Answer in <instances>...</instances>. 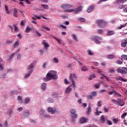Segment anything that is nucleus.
I'll return each instance as SVG.
<instances>
[{"mask_svg": "<svg viewBox=\"0 0 127 127\" xmlns=\"http://www.w3.org/2000/svg\"><path fill=\"white\" fill-rule=\"evenodd\" d=\"M52 79H54L55 80L58 79L57 72L55 70H50L48 71L46 77H44L43 80L44 82H48V81H50Z\"/></svg>", "mask_w": 127, "mask_h": 127, "instance_id": "obj_1", "label": "nucleus"}, {"mask_svg": "<svg viewBox=\"0 0 127 127\" xmlns=\"http://www.w3.org/2000/svg\"><path fill=\"white\" fill-rule=\"evenodd\" d=\"M112 103L115 104V105H118V106H120V107H123L125 106V101L124 100L122 99V98H119L117 100L113 99L112 101Z\"/></svg>", "mask_w": 127, "mask_h": 127, "instance_id": "obj_2", "label": "nucleus"}, {"mask_svg": "<svg viewBox=\"0 0 127 127\" xmlns=\"http://www.w3.org/2000/svg\"><path fill=\"white\" fill-rule=\"evenodd\" d=\"M97 26L100 28H105L107 26V22L103 20H98L97 21Z\"/></svg>", "mask_w": 127, "mask_h": 127, "instance_id": "obj_3", "label": "nucleus"}, {"mask_svg": "<svg viewBox=\"0 0 127 127\" xmlns=\"http://www.w3.org/2000/svg\"><path fill=\"white\" fill-rule=\"evenodd\" d=\"M117 73H120L122 75H127V72L125 70V67H118L117 68Z\"/></svg>", "mask_w": 127, "mask_h": 127, "instance_id": "obj_4", "label": "nucleus"}, {"mask_svg": "<svg viewBox=\"0 0 127 127\" xmlns=\"http://www.w3.org/2000/svg\"><path fill=\"white\" fill-rule=\"evenodd\" d=\"M47 112L48 113H51L52 115L54 114H56V112H57L56 110V108H52V107H48Z\"/></svg>", "mask_w": 127, "mask_h": 127, "instance_id": "obj_5", "label": "nucleus"}, {"mask_svg": "<svg viewBox=\"0 0 127 127\" xmlns=\"http://www.w3.org/2000/svg\"><path fill=\"white\" fill-rule=\"evenodd\" d=\"M61 8H63V9L65 8H71L72 7V5L69 4H64L63 3L61 5Z\"/></svg>", "mask_w": 127, "mask_h": 127, "instance_id": "obj_6", "label": "nucleus"}, {"mask_svg": "<svg viewBox=\"0 0 127 127\" xmlns=\"http://www.w3.org/2000/svg\"><path fill=\"white\" fill-rule=\"evenodd\" d=\"M77 75H76V73H70L69 74V79L70 80L72 81H74V79H77Z\"/></svg>", "mask_w": 127, "mask_h": 127, "instance_id": "obj_7", "label": "nucleus"}, {"mask_svg": "<svg viewBox=\"0 0 127 127\" xmlns=\"http://www.w3.org/2000/svg\"><path fill=\"white\" fill-rule=\"evenodd\" d=\"M79 124H85L88 122V119L85 117H81L79 119Z\"/></svg>", "mask_w": 127, "mask_h": 127, "instance_id": "obj_8", "label": "nucleus"}, {"mask_svg": "<svg viewBox=\"0 0 127 127\" xmlns=\"http://www.w3.org/2000/svg\"><path fill=\"white\" fill-rule=\"evenodd\" d=\"M112 94L114 95V96H115V97H122V95L115 90H112Z\"/></svg>", "mask_w": 127, "mask_h": 127, "instance_id": "obj_9", "label": "nucleus"}, {"mask_svg": "<svg viewBox=\"0 0 127 127\" xmlns=\"http://www.w3.org/2000/svg\"><path fill=\"white\" fill-rule=\"evenodd\" d=\"M92 112V107L91 106H88L87 108L86 109V113L87 115H90Z\"/></svg>", "mask_w": 127, "mask_h": 127, "instance_id": "obj_10", "label": "nucleus"}, {"mask_svg": "<svg viewBox=\"0 0 127 127\" xmlns=\"http://www.w3.org/2000/svg\"><path fill=\"white\" fill-rule=\"evenodd\" d=\"M116 79L117 81H121V82H127V79H124L122 76H117Z\"/></svg>", "mask_w": 127, "mask_h": 127, "instance_id": "obj_11", "label": "nucleus"}, {"mask_svg": "<svg viewBox=\"0 0 127 127\" xmlns=\"http://www.w3.org/2000/svg\"><path fill=\"white\" fill-rule=\"evenodd\" d=\"M82 10V6H79L78 7L74 9L73 12L75 13H78V12H80Z\"/></svg>", "mask_w": 127, "mask_h": 127, "instance_id": "obj_12", "label": "nucleus"}, {"mask_svg": "<svg viewBox=\"0 0 127 127\" xmlns=\"http://www.w3.org/2000/svg\"><path fill=\"white\" fill-rule=\"evenodd\" d=\"M127 0H116L117 4H121L125 3V2H127Z\"/></svg>", "mask_w": 127, "mask_h": 127, "instance_id": "obj_13", "label": "nucleus"}, {"mask_svg": "<svg viewBox=\"0 0 127 127\" xmlns=\"http://www.w3.org/2000/svg\"><path fill=\"white\" fill-rule=\"evenodd\" d=\"M94 5H91L90 7H88L86 10V12H87V13H90V12H91L92 10L94 9Z\"/></svg>", "mask_w": 127, "mask_h": 127, "instance_id": "obj_14", "label": "nucleus"}, {"mask_svg": "<svg viewBox=\"0 0 127 127\" xmlns=\"http://www.w3.org/2000/svg\"><path fill=\"white\" fill-rule=\"evenodd\" d=\"M13 14L14 17H18V14H17V10L16 8H14V10L13 11Z\"/></svg>", "mask_w": 127, "mask_h": 127, "instance_id": "obj_15", "label": "nucleus"}, {"mask_svg": "<svg viewBox=\"0 0 127 127\" xmlns=\"http://www.w3.org/2000/svg\"><path fill=\"white\" fill-rule=\"evenodd\" d=\"M98 74H100L101 75H102V76H103V77H105V78H106V80L109 81V78H108V77H107L106 75H104V73H103V71H102L101 70H98Z\"/></svg>", "mask_w": 127, "mask_h": 127, "instance_id": "obj_16", "label": "nucleus"}, {"mask_svg": "<svg viewBox=\"0 0 127 127\" xmlns=\"http://www.w3.org/2000/svg\"><path fill=\"white\" fill-rule=\"evenodd\" d=\"M34 63H32L29 65L28 66V70H31V69H33L34 67Z\"/></svg>", "mask_w": 127, "mask_h": 127, "instance_id": "obj_17", "label": "nucleus"}, {"mask_svg": "<svg viewBox=\"0 0 127 127\" xmlns=\"http://www.w3.org/2000/svg\"><path fill=\"white\" fill-rule=\"evenodd\" d=\"M41 89L42 91H45L46 89V83H43L41 85Z\"/></svg>", "mask_w": 127, "mask_h": 127, "instance_id": "obj_18", "label": "nucleus"}, {"mask_svg": "<svg viewBox=\"0 0 127 127\" xmlns=\"http://www.w3.org/2000/svg\"><path fill=\"white\" fill-rule=\"evenodd\" d=\"M72 91V88L70 87V86L66 88L65 90V93L66 94H69L70 92Z\"/></svg>", "mask_w": 127, "mask_h": 127, "instance_id": "obj_19", "label": "nucleus"}, {"mask_svg": "<svg viewBox=\"0 0 127 127\" xmlns=\"http://www.w3.org/2000/svg\"><path fill=\"white\" fill-rule=\"evenodd\" d=\"M19 45V42L16 41H15L12 45L13 48H15V47L18 46Z\"/></svg>", "mask_w": 127, "mask_h": 127, "instance_id": "obj_20", "label": "nucleus"}, {"mask_svg": "<svg viewBox=\"0 0 127 127\" xmlns=\"http://www.w3.org/2000/svg\"><path fill=\"white\" fill-rule=\"evenodd\" d=\"M31 73H32V70H30L28 72V73L26 74L24 76L25 79H26V78H28L30 75H31Z\"/></svg>", "mask_w": 127, "mask_h": 127, "instance_id": "obj_21", "label": "nucleus"}, {"mask_svg": "<svg viewBox=\"0 0 127 127\" xmlns=\"http://www.w3.org/2000/svg\"><path fill=\"white\" fill-rule=\"evenodd\" d=\"M92 40L93 41H94V42H95V43H96V44H101V42H100V41H99V40L95 39V38H92Z\"/></svg>", "mask_w": 127, "mask_h": 127, "instance_id": "obj_22", "label": "nucleus"}, {"mask_svg": "<svg viewBox=\"0 0 127 127\" xmlns=\"http://www.w3.org/2000/svg\"><path fill=\"white\" fill-rule=\"evenodd\" d=\"M96 78V74H93L92 75H90L88 78V80H89V81H91L93 80V78Z\"/></svg>", "mask_w": 127, "mask_h": 127, "instance_id": "obj_23", "label": "nucleus"}, {"mask_svg": "<svg viewBox=\"0 0 127 127\" xmlns=\"http://www.w3.org/2000/svg\"><path fill=\"white\" fill-rule=\"evenodd\" d=\"M14 55H15V53L10 54L8 56V60H9V61L11 60V59H12Z\"/></svg>", "mask_w": 127, "mask_h": 127, "instance_id": "obj_24", "label": "nucleus"}, {"mask_svg": "<svg viewBox=\"0 0 127 127\" xmlns=\"http://www.w3.org/2000/svg\"><path fill=\"white\" fill-rule=\"evenodd\" d=\"M121 60H126L127 61V55H123L121 56Z\"/></svg>", "mask_w": 127, "mask_h": 127, "instance_id": "obj_25", "label": "nucleus"}, {"mask_svg": "<svg viewBox=\"0 0 127 127\" xmlns=\"http://www.w3.org/2000/svg\"><path fill=\"white\" fill-rule=\"evenodd\" d=\"M70 116L72 119H77V117H78V115L76 113H73L72 114H70Z\"/></svg>", "mask_w": 127, "mask_h": 127, "instance_id": "obj_26", "label": "nucleus"}, {"mask_svg": "<svg viewBox=\"0 0 127 127\" xmlns=\"http://www.w3.org/2000/svg\"><path fill=\"white\" fill-rule=\"evenodd\" d=\"M41 6H42L43 8L44 9H49V6L47 4H41Z\"/></svg>", "mask_w": 127, "mask_h": 127, "instance_id": "obj_27", "label": "nucleus"}, {"mask_svg": "<svg viewBox=\"0 0 127 127\" xmlns=\"http://www.w3.org/2000/svg\"><path fill=\"white\" fill-rule=\"evenodd\" d=\"M32 29H31V28L27 26L25 28V31L27 33H28V32H30V31H31Z\"/></svg>", "mask_w": 127, "mask_h": 127, "instance_id": "obj_28", "label": "nucleus"}, {"mask_svg": "<svg viewBox=\"0 0 127 127\" xmlns=\"http://www.w3.org/2000/svg\"><path fill=\"white\" fill-rule=\"evenodd\" d=\"M100 120L102 124H105V116H104V115L101 116Z\"/></svg>", "mask_w": 127, "mask_h": 127, "instance_id": "obj_29", "label": "nucleus"}, {"mask_svg": "<svg viewBox=\"0 0 127 127\" xmlns=\"http://www.w3.org/2000/svg\"><path fill=\"white\" fill-rule=\"evenodd\" d=\"M113 124H117L119 123V119L118 118H114L113 119Z\"/></svg>", "mask_w": 127, "mask_h": 127, "instance_id": "obj_30", "label": "nucleus"}, {"mask_svg": "<svg viewBox=\"0 0 127 127\" xmlns=\"http://www.w3.org/2000/svg\"><path fill=\"white\" fill-rule=\"evenodd\" d=\"M5 8L6 13H7V14H9L10 12H9V11L8 10V6H7L6 4H5Z\"/></svg>", "mask_w": 127, "mask_h": 127, "instance_id": "obj_31", "label": "nucleus"}, {"mask_svg": "<svg viewBox=\"0 0 127 127\" xmlns=\"http://www.w3.org/2000/svg\"><path fill=\"white\" fill-rule=\"evenodd\" d=\"M64 12H72V11H74V9H67L64 10Z\"/></svg>", "mask_w": 127, "mask_h": 127, "instance_id": "obj_32", "label": "nucleus"}, {"mask_svg": "<svg viewBox=\"0 0 127 127\" xmlns=\"http://www.w3.org/2000/svg\"><path fill=\"white\" fill-rule=\"evenodd\" d=\"M30 113L29 112H25L23 113V116L24 117H25L26 118H27V117H28L30 115Z\"/></svg>", "mask_w": 127, "mask_h": 127, "instance_id": "obj_33", "label": "nucleus"}, {"mask_svg": "<svg viewBox=\"0 0 127 127\" xmlns=\"http://www.w3.org/2000/svg\"><path fill=\"white\" fill-rule=\"evenodd\" d=\"M88 70H89V68H87V67L85 66H83L81 68V71H83L84 72L88 71Z\"/></svg>", "mask_w": 127, "mask_h": 127, "instance_id": "obj_34", "label": "nucleus"}, {"mask_svg": "<svg viewBox=\"0 0 127 127\" xmlns=\"http://www.w3.org/2000/svg\"><path fill=\"white\" fill-rule=\"evenodd\" d=\"M17 100L18 101H20V103L21 104H22V103H23V101H22V98L21 97H20V96H18L17 97Z\"/></svg>", "mask_w": 127, "mask_h": 127, "instance_id": "obj_35", "label": "nucleus"}, {"mask_svg": "<svg viewBox=\"0 0 127 127\" xmlns=\"http://www.w3.org/2000/svg\"><path fill=\"white\" fill-rule=\"evenodd\" d=\"M13 27H14V30L15 32H17V31H18V28L17 27H16V25L13 24Z\"/></svg>", "mask_w": 127, "mask_h": 127, "instance_id": "obj_36", "label": "nucleus"}, {"mask_svg": "<svg viewBox=\"0 0 127 127\" xmlns=\"http://www.w3.org/2000/svg\"><path fill=\"white\" fill-rule=\"evenodd\" d=\"M18 0L20 2L25 1V2L27 3V4H30L31 3L30 1H29V0Z\"/></svg>", "mask_w": 127, "mask_h": 127, "instance_id": "obj_37", "label": "nucleus"}, {"mask_svg": "<svg viewBox=\"0 0 127 127\" xmlns=\"http://www.w3.org/2000/svg\"><path fill=\"white\" fill-rule=\"evenodd\" d=\"M70 115H72L73 114H75L77 113V111H76V110L71 109L70 111Z\"/></svg>", "mask_w": 127, "mask_h": 127, "instance_id": "obj_38", "label": "nucleus"}, {"mask_svg": "<svg viewBox=\"0 0 127 127\" xmlns=\"http://www.w3.org/2000/svg\"><path fill=\"white\" fill-rule=\"evenodd\" d=\"M127 5H119L118 7L119 8H120V9H123V8H126V6Z\"/></svg>", "mask_w": 127, "mask_h": 127, "instance_id": "obj_39", "label": "nucleus"}, {"mask_svg": "<svg viewBox=\"0 0 127 127\" xmlns=\"http://www.w3.org/2000/svg\"><path fill=\"white\" fill-rule=\"evenodd\" d=\"M123 61H121L120 60H118L116 62V64H118V65H121V64H123Z\"/></svg>", "mask_w": 127, "mask_h": 127, "instance_id": "obj_40", "label": "nucleus"}, {"mask_svg": "<svg viewBox=\"0 0 127 127\" xmlns=\"http://www.w3.org/2000/svg\"><path fill=\"white\" fill-rule=\"evenodd\" d=\"M91 96L92 97H96L97 96V92L93 91L91 92Z\"/></svg>", "mask_w": 127, "mask_h": 127, "instance_id": "obj_41", "label": "nucleus"}, {"mask_svg": "<svg viewBox=\"0 0 127 127\" xmlns=\"http://www.w3.org/2000/svg\"><path fill=\"white\" fill-rule=\"evenodd\" d=\"M72 84L71 86H72V88L75 89L76 88V85L75 84V81H71Z\"/></svg>", "mask_w": 127, "mask_h": 127, "instance_id": "obj_42", "label": "nucleus"}, {"mask_svg": "<svg viewBox=\"0 0 127 127\" xmlns=\"http://www.w3.org/2000/svg\"><path fill=\"white\" fill-rule=\"evenodd\" d=\"M30 102V99L29 98H25V104H28Z\"/></svg>", "mask_w": 127, "mask_h": 127, "instance_id": "obj_43", "label": "nucleus"}, {"mask_svg": "<svg viewBox=\"0 0 127 127\" xmlns=\"http://www.w3.org/2000/svg\"><path fill=\"white\" fill-rule=\"evenodd\" d=\"M48 103H54V100L52 98H49L47 100Z\"/></svg>", "mask_w": 127, "mask_h": 127, "instance_id": "obj_44", "label": "nucleus"}, {"mask_svg": "<svg viewBox=\"0 0 127 127\" xmlns=\"http://www.w3.org/2000/svg\"><path fill=\"white\" fill-rule=\"evenodd\" d=\"M86 98L88 100H93V96L92 95H88L86 96Z\"/></svg>", "mask_w": 127, "mask_h": 127, "instance_id": "obj_45", "label": "nucleus"}, {"mask_svg": "<svg viewBox=\"0 0 127 127\" xmlns=\"http://www.w3.org/2000/svg\"><path fill=\"white\" fill-rule=\"evenodd\" d=\"M71 36L73 38V39H74L75 41H78V39H77V36L75 34H72Z\"/></svg>", "mask_w": 127, "mask_h": 127, "instance_id": "obj_46", "label": "nucleus"}, {"mask_svg": "<svg viewBox=\"0 0 127 127\" xmlns=\"http://www.w3.org/2000/svg\"><path fill=\"white\" fill-rule=\"evenodd\" d=\"M98 33L99 34H103L104 33V31L102 29H98L97 30Z\"/></svg>", "mask_w": 127, "mask_h": 127, "instance_id": "obj_47", "label": "nucleus"}, {"mask_svg": "<svg viewBox=\"0 0 127 127\" xmlns=\"http://www.w3.org/2000/svg\"><path fill=\"white\" fill-rule=\"evenodd\" d=\"M87 53H88V55H89L90 56H93V55H94V53L91 52L90 50H87Z\"/></svg>", "mask_w": 127, "mask_h": 127, "instance_id": "obj_48", "label": "nucleus"}, {"mask_svg": "<svg viewBox=\"0 0 127 127\" xmlns=\"http://www.w3.org/2000/svg\"><path fill=\"white\" fill-rule=\"evenodd\" d=\"M59 96V94L58 93H54L52 94L53 98H57Z\"/></svg>", "mask_w": 127, "mask_h": 127, "instance_id": "obj_49", "label": "nucleus"}, {"mask_svg": "<svg viewBox=\"0 0 127 127\" xmlns=\"http://www.w3.org/2000/svg\"><path fill=\"white\" fill-rule=\"evenodd\" d=\"M100 87L101 85L100 84V83L94 85V88H95V89H99V88H100Z\"/></svg>", "mask_w": 127, "mask_h": 127, "instance_id": "obj_50", "label": "nucleus"}, {"mask_svg": "<svg viewBox=\"0 0 127 127\" xmlns=\"http://www.w3.org/2000/svg\"><path fill=\"white\" fill-rule=\"evenodd\" d=\"M47 64V63H46L45 62L43 63V65H42L43 69H46Z\"/></svg>", "mask_w": 127, "mask_h": 127, "instance_id": "obj_51", "label": "nucleus"}, {"mask_svg": "<svg viewBox=\"0 0 127 127\" xmlns=\"http://www.w3.org/2000/svg\"><path fill=\"white\" fill-rule=\"evenodd\" d=\"M79 19L80 22H85L86 21V20L84 18H79Z\"/></svg>", "mask_w": 127, "mask_h": 127, "instance_id": "obj_52", "label": "nucleus"}, {"mask_svg": "<svg viewBox=\"0 0 127 127\" xmlns=\"http://www.w3.org/2000/svg\"><path fill=\"white\" fill-rule=\"evenodd\" d=\"M54 62H55V63H59V60L58 59H57L56 58H54Z\"/></svg>", "mask_w": 127, "mask_h": 127, "instance_id": "obj_53", "label": "nucleus"}, {"mask_svg": "<svg viewBox=\"0 0 127 127\" xmlns=\"http://www.w3.org/2000/svg\"><path fill=\"white\" fill-rule=\"evenodd\" d=\"M98 107H101L102 106V101H99L98 102L97 104Z\"/></svg>", "mask_w": 127, "mask_h": 127, "instance_id": "obj_54", "label": "nucleus"}, {"mask_svg": "<svg viewBox=\"0 0 127 127\" xmlns=\"http://www.w3.org/2000/svg\"><path fill=\"white\" fill-rule=\"evenodd\" d=\"M44 119H50V116L48 115H44Z\"/></svg>", "mask_w": 127, "mask_h": 127, "instance_id": "obj_55", "label": "nucleus"}, {"mask_svg": "<svg viewBox=\"0 0 127 127\" xmlns=\"http://www.w3.org/2000/svg\"><path fill=\"white\" fill-rule=\"evenodd\" d=\"M127 25V24H124V25H121L119 27V29H122L123 27H125Z\"/></svg>", "mask_w": 127, "mask_h": 127, "instance_id": "obj_56", "label": "nucleus"}, {"mask_svg": "<svg viewBox=\"0 0 127 127\" xmlns=\"http://www.w3.org/2000/svg\"><path fill=\"white\" fill-rule=\"evenodd\" d=\"M45 113V111L42 109H41L40 110V115H43Z\"/></svg>", "mask_w": 127, "mask_h": 127, "instance_id": "obj_57", "label": "nucleus"}, {"mask_svg": "<svg viewBox=\"0 0 127 127\" xmlns=\"http://www.w3.org/2000/svg\"><path fill=\"white\" fill-rule=\"evenodd\" d=\"M107 0H100L98 1V4H100V3H102V2H103V1H107Z\"/></svg>", "mask_w": 127, "mask_h": 127, "instance_id": "obj_58", "label": "nucleus"}, {"mask_svg": "<svg viewBox=\"0 0 127 127\" xmlns=\"http://www.w3.org/2000/svg\"><path fill=\"white\" fill-rule=\"evenodd\" d=\"M127 116V113H124L123 114V115L121 116L122 119H124L126 116Z\"/></svg>", "mask_w": 127, "mask_h": 127, "instance_id": "obj_59", "label": "nucleus"}, {"mask_svg": "<svg viewBox=\"0 0 127 127\" xmlns=\"http://www.w3.org/2000/svg\"><path fill=\"white\" fill-rule=\"evenodd\" d=\"M44 45L45 47H46V48L49 47V44H47V43H46V42H44Z\"/></svg>", "mask_w": 127, "mask_h": 127, "instance_id": "obj_60", "label": "nucleus"}, {"mask_svg": "<svg viewBox=\"0 0 127 127\" xmlns=\"http://www.w3.org/2000/svg\"><path fill=\"white\" fill-rule=\"evenodd\" d=\"M60 27H61L62 28H64V29H66V28H67V27H66V26H64V25H60Z\"/></svg>", "mask_w": 127, "mask_h": 127, "instance_id": "obj_61", "label": "nucleus"}, {"mask_svg": "<svg viewBox=\"0 0 127 127\" xmlns=\"http://www.w3.org/2000/svg\"><path fill=\"white\" fill-rule=\"evenodd\" d=\"M4 127H8V124H7V121H5L4 124Z\"/></svg>", "mask_w": 127, "mask_h": 127, "instance_id": "obj_62", "label": "nucleus"}, {"mask_svg": "<svg viewBox=\"0 0 127 127\" xmlns=\"http://www.w3.org/2000/svg\"><path fill=\"white\" fill-rule=\"evenodd\" d=\"M17 37H18L19 39H21L22 38V36H21V34H18L17 35Z\"/></svg>", "mask_w": 127, "mask_h": 127, "instance_id": "obj_63", "label": "nucleus"}, {"mask_svg": "<svg viewBox=\"0 0 127 127\" xmlns=\"http://www.w3.org/2000/svg\"><path fill=\"white\" fill-rule=\"evenodd\" d=\"M64 84H69V82H68V80H67V78H65L64 79Z\"/></svg>", "mask_w": 127, "mask_h": 127, "instance_id": "obj_64", "label": "nucleus"}]
</instances>
